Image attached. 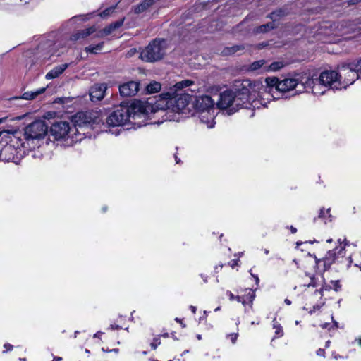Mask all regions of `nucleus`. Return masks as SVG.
Instances as JSON below:
<instances>
[{
    "label": "nucleus",
    "mask_w": 361,
    "mask_h": 361,
    "mask_svg": "<svg viewBox=\"0 0 361 361\" xmlns=\"http://www.w3.org/2000/svg\"><path fill=\"white\" fill-rule=\"evenodd\" d=\"M102 121L97 111L78 112L72 116V127L67 121L56 122L50 128V134L55 140L62 142L65 145H72L82 139V134H86L85 128L94 130L98 128L97 132L104 130L106 126Z\"/></svg>",
    "instance_id": "1"
},
{
    "label": "nucleus",
    "mask_w": 361,
    "mask_h": 361,
    "mask_svg": "<svg viewBox=\"0 0 361 361\" xmlns=\"http://www.w3.org/2000/svg\"><path fill=\"white\" fill-rule=\"evenodd\" d=\"M192 99L193 97L189 94H176L173 89H170L169 91L159 94L155 99L148 100V105L153 107V109L149 110L152 118L150 123H159L155 120L156 114H163L166 109H171L185 116L190 114L193 115Z\"/></svg>",
    "instance_id": "2"
},
{
    "label": "nucleus",
    "mask_w": 361,
    "mask_h": 361,
    "mask_svg": "<svg viewBox=\"0 0 361 361\" xmlns=\"http://www.w3.org/2000/svg\"><path fill=\"white\" fill-rule=\"evenodd\" d=\"M153 109L147 102L137 101L128 106H121L113 111L106 118L109 126H121L128 122L138 128L148 124L152 121L149 110Z\"/></svg>",
    "instance_id": "3"
},
{
    "label": "nucleus",
    "mask_w": 361,
    "mask_h": 361,
    "mask_svg": "<svg viewBox=\"0 0 361 361\" xmlns=\"http://www.w3.org/2000/svg\"><path fill=\"white\" fill-rule=\"evenodd\" d=\"M47 132L48 126L45 121H35L25 128L23 134L14 135L9 146H11L12 151L15 148L16 150H19L18 153L22 151L23 154H25L27 151L39 147L40 143L47 135Z\"/></svg>",
    "instance_id": "4"
},
{
    "label": "nucleus",
    "mask_w": 361,
    "mask_h": 361,
    "mask_svg": "<svg viewBox=\"0 0 361 361\" xmlns=\"http://www.w3.org/2000/svg\"><path fill=\"white\" fill-rule=\"evenodd\" d=\"M236 97L240 98V103L243 104L245 109L258 107V103L264 104L265 100L269 101L267 97V88L260 81H251L243 80L236 81L235 84Z\"/></svg>",
    "instance_id": "5"
},
{
    "label": "nucleus",
    "mask_w": 361,
    "mask_h": 361,
    "mask_svg": "<svg viewBox=\"0 0 361 361\" xmlns=\"http://www.w3.org/2000/svg\"><path fill=\"white\" fill-rule=\"evenodd\" d=\"M303 90L311 91L315 95H322L329 89L341 90V79L336 71H324L319 77L312 79L310 75L301 80Z\"/></svg>",
    "instance_id": "6"
},
{
    "label": "nucleus",
    "mask_w": 361,
    "mask_h": 361,
    "mask_svg": "<svg viewBox=\"0 0 361 361\" xmlns=\"http://www.w3.org/2000/svg\"><path fill=\"white\" fill-rule=\"evenodd\" d=\"M306 78L307 75H298V77L295 78H285L279 80L276 77H269L265 80L267 92H269L267 97L270 98V100L271 98L274 99H278L279 97H276L275 94H284L293 90L297 87H299V89L296 90L295 94L307 92L305 90H303L301 82V80Z\"/></svg>",
    "instance_id": "7"
},
{
    "label": "nucleus",
    "mask_w": 361,
    "mask_h": 361,
    "mask_svg": "<svg viewBox=\"0 0 361 361\" xmlns=\"http://www.w3.org/2000/svg\"><path fill=\"white\" fill-rule=\"evenodd\" d=\"M166 43L164 39H154L140 54L142 60L154 62L163 58L166 53Z\"/></svg>",
    "instance_id": "8"
},
{
    "label": "nucleus",
    "mask_w": 361,
    "mask_h": 361,
    "mask_svg": "<svg viewBox=\"0 0 361 361\" xmlns=\"http://www.w3.org/2000/svg\"><path fill=\"white\" fill-rule=\"evenodd\" d=\"M309 277L310 283L307 284L304 283V286L317 288L313 293V297L317 300V302L313 305L312 310H310V313L312 314V312L319 310L324 305V300H323V291L329 290L330 287L324 285L325 281L322 274L312 276L310 275Z\"/></svg>",
    "instance_id": "9"
},
{
    "label": "nucleus",
    "mask_w": 361,
    "mask_h": 361,
    "mask_svg": "<svg viewBox=\"0 0 361 361\" xmlns=\"http://www.w3.org/2000/svg\"><path fill=\"white\" fill-rule=\"evenodd\" d=\"M243 104L240 103V98L236 97L234 92L226 90L219 95V99L216 102L218 109L226 111L228 115H231L239 109L243 108Z\"/></svg>",
    "instance_id": "10"
},
{
    "label": "nucleus",
    "mask_w": 361,
    "mask_h": 361,
    "mask_svg": "<svg viewBox=\"0 0 361 361\" xmlns=\"http://www.w3.org/2000/svg\"><path fill=\"white\" fill-rule=\"evenodd\" d=\"M339 78L341 79V90L345 89L349 85L360 79L354 63H350L348 66H343L338 73Z\"/></svg>",
    "instance_id": "11"
},
{
    "label": "nucleus",
    "mask_w": 361,
    "mask_h": 361,
    "mask_svg": "<svg viewBox=\"0 0 361 361\" xmlns=\"http://www.w3.org/2000/svg\"><path fill=\"white\" fill-rule=\"evenodd\" d=\"M193 109L196 113L216 110L215 102L210 96L202 95L192 99Z\"/></svg>",
    "instance_id": "12"
},
{
    "label": "nucleus",
    "mask_w": 361,
    "mask_h": 361,
    "mask_svg": "<svg viewBox=\"0 0 361 361\" xmlns=\"http://www.w3.org/2000/svg\"><path fill=\"white\" fill-rule=\"evenodd\" d=\"M314 259L315 264L320 271H325L334 262H336L335 252L331 251H329L323 259H317L316 257Z\"/></svg>",
    "instance_id": "13"
},
{
    "label": "nucleus",
    "mask_w": 361,
    "mask_h": 361,
    "mask_svg": "<svg viewBox=\"0 0 361 361\" xmlns=\"http://www.w3.org/2000/svg\"><path fill=\"white\" fill-rule=\"evenodd\" d=\"M139 90V82L129 81L119 86V92L123 97H132L137 94Z\"/></svg>",
    "instance_id": "14"
},
{
    "label": "nucleus",
    "mask_w": 361,
    "mask_h": 361,
    "mask_svg": "<svg viewBox=\"0 0 361 361\" xmlns=\"http://www.w3.org/2000/svg\"><path fill=\"white\" fill-rule=\"evenodd\" d=\"M200 121L203 124H205L208 128H212L216 123L214 119L216 117V110L203 111L196 113Z\"/></svg>",
    "instance_id": "15"
},
{
    "label": "nucleus",
    "mask_w": 361,
    "mask_h": 361,
    "mask_svg": "<svg viewBox=\"0 0 361 361\" xmlns=\"http://www.w3.org/2000/svg\"><path fill=\"white\" fill-rule=\"evenodd\" d=\"M107 89L106 85L104 83L95 84L90 90V97L92 102L99 101L104 97L105 92Z\"/></svg>",
    "instance_id": "16"
},
{
    "label": "nucleus",
    "mask_w": 361,
    "mask_h": 361,
    "mask_svg": "<svg viewBox=\"0 0 361 361\" xmlns=\"http://www.w3.org/2000/svg\"><path fill=\"white\" fill-rule=\"evenodd\" d=\"M68 67V63L61 64L54 67L46 74V79L51 80L57 78Z\"/></svg>",
    "instance_id": "17"
},
{
    "label": "nucleus",
    "mask_w": 361,
    "mask_h": 361,
    "mask_svg": "<svg viewBox=\"0 0 361 361\" xmlns=\"http://www.w3.org/2000/svg\"><path fill=\"white\" fill-rule=\"evenodd\" d=\"M96 31V28L92 26L82 31H80L71 37V39L77 40L80 38H85L90 35L94 33Z\"/></svg>",
    "instance_id": "18"
},
{
    "label": "nucleus",
    "mask_w": 361,
    "mask_h": 361,
    "mask_svg": "<svg viewBox=\"0 0 361 361\" xmlns=\"http://www.w3.org/2000/svg\"><path fill=\"white\" fill-rule=\"evenodd\" d=\"M44 87L39 88L35 91L26 92L23 94L20 98L26 100H32L34 99L37 96L40 94H42L45 91Z\"/></svg>",
    "instance_id": "19"
},
{
    "label": "nucleus",
    "mask_w": 361,
    "mask_h": 361,
    "mask_svg": "<svg viewBox=\"0 0 361 361\" xmlns=\"http://www.w3.org/2000/svg\"><path fill=\"white\" fill-rule=\"evenodd\" d=\"M285 64L283 61H275L271 63L270 65L264 66V72H274L279 71Z\"/></svg>",
    "instance_id": "20"
},
{
    "label": "nucleus",
    "mask_w": 361,
    "mask_h": 361,
    "mask_svg": "<svg viewBox=\"0 0 361 361\" xmlns=\"http://www.w3.org/2000/svg\"><path fill=\"white\" fill-rule=\"evenodd\" d=\"M246 300V305H248L251 308L252 307L253 301L255 298V291L252 289H246L245 294L242 295Z\"/></svg>",
    "instance_id": "21"
},
{
    "label": "nucleus",
    "mask_w": 361,
    "mask_h": 361,
    "mask_svg": "<svg viewBox=\"0 0 361 361\" xmlns=\"http://www.w3.org/2000/svg\"><path fill=\"white\" fill-rule=\"evenodd\" d=\"M318 218L322 219L325 224L331 222L332 221V216L330 214V209H321Z\"/></svg>",
    "instance_id": "22"
},
{
    "label": "nucleus",
    "mask_w": 361,
    "mask_h": 361,
    "mask_svg": "<svg viewBox=\"0 0 361 361\" xmlns=\"http://www.w3.org/2000/svg\"><path fill=\"white\" fill-rule=\"evenodd\" d=\"M331 252H335L336 253V261L338 262H342L343 259L345 255V246L340 245L336 247L334 250H331Z\"/></svg>",
    "instance_id": "23"
},
{
    "label": "nucleus",
    "mask_w": 361,
    "mask_h": 361,
    "mask_svg": "<svg viewBox=\"0 0 361 361\" xmlns=\"http://www.w3.org/2000/svg\"><path fill=\"white\" fill-rule=\"evenodd\" d=\"M267 62L265 60H259L257 61H255L253 62L251 65H250V70L252 71H257V70H259V69H262V71L264 72V66H267L266 65Z\"/></svg>",
    "instance_id": "24"
},
{
    "label": "nucleus",
    "mask_w": 361,
    "mask_h": 361,
    "mask_svg": "<svg viewBox=\"0 0 361 361\" xmlns=\"http://www.w3.org/2000/svg\"><path fill=\"white\" fill-rule=\"evenodd\" d=\"M193 84V81L190 80H185L180 82H177L171 89H173L175 92H176L177 90H181L184 87H187L190 86Z\"/></svg>",
    "instance_id": "25"
},
{
    "label": "nucleus",
    "mask_w": 361,
    "mask_h": 361,
    "mask_svg": "<svg viewBox=\"0 0 361 361\" xmlns=\"http://www.w3.org/2000/svg\"><path fill=\"white\" fill-rule=\"evenodd\" d=\"M146 90L149 93L158 92L161 90V84L158 82H153L149 84Z\"/></svg>",
    "instance_id": "26"
},
{
    "label": "nucleus",
    "mask_w": 361,
    "mask_h": 361,
    "mask_svg": "<svg viewBox=\"0 0 361 361\" xmlns=\"http://www.w3.org/2000/svg\"><path fill=\"white\" fill-rule=\"evenodd\" d=\"M226 295L228 296L230 300H237L238 302L242 303L244 306L246 304V300L244 297L240 295L235 296L230 290L226 291Z\"/></svg>",
    "instance_id": "27"
},
{
    "label": "nucleus",
    "mask_w": 361,
    "mask_h": 361,
    "mask_svg": "<svg viewBox=\"0 0 361 361\" xmlns=\"http://www.w3.org/2000/svg\"><path fill=\"white\" fill-rule=\"evenodd\" d=\"M273 328L275 329V338H280L283 336V329L281 326L276 321V319H274L273 321Z\"/></svg>",
    "instance_id": "28"
},
{
    "label": "nucleus",
    "mask_w": 361,
    "mask_h": 361,
    "mask_svg": "<svg viewBox=\"0 0 361 361\" xmlns=\"http://www.w3.org/2000/svg\"><path fill=\"white\" fill-rule=\"evenodd\" d=\"M243 49V47L241 45H235L231 47H227L224 49L223 52L224 53V54H233Z\"/></svg>",
    "instance_id": "29"
},
{
    "label": "nucleus",
    "mask_w": 361,
    "mask_h": 361,
    "mask_svg": "<svg viewBox=\"0 0 361 361\" xmlns=\"http://www.w3.org/2000/svg\"><path fill=\"white\" fill-rule=\"evenodd\" d=\"M103 47V42H101L96 46H89L85 48V51L92 54H97L98 51L102 50Z\"/></svg>",
    "instance_id": "30"
},
{
    "label": "nucleus",
    "mask_w": 361,
    "mask_h": 361,
    "mask_svg": "<svg viewBox=\"0 0 361 361\" xmlns=\"http://www.w3.org/2000/svg\"><path fill=\"white\" fill-rule=\"evenodd\" d=\"M114 30H115V29L114 28V27H112V25L111 24L108 27H105L102 31H100L99 36V37L106 36V35L111 34Z\"/></svg>",
    "instance_id": "31"
},
{
    "label": "nucleus",
    "mask_w": 361,
    "mask_h": 361,
    "mask_svg": "<svg viewBox=\"0 0 361 361\" xmlns=\"http://www.w3.org/2000/svg\"><path fill=\"white\" fill-rule=\"evenodd\" d=\"M114 30H115V29L114 28V27H112V25L111 24L108 27H105L102 31H100L99 36V37L106 36V35L111 34Z\"/></svg>",
    "instance_id": "32"
},
{
    "label": "nucleus",
    "mask_w": 361,
    "mask_h": 361,
    "mask_svg": "<svg viewBox=\"0 0 361 361\" xmlns=\"http://www.w3.org/2000/svg\"><path fill=\"white\" fill-rule=\"evenodd\" d=\"M274 28V24L273 23H267L265 25H263L257 28V32H265L269 30H271Z\"/></svg>",
    "instance_id": "33"
},
{
    "label": "nucleus",
    "mask_w": 361,
    "mask_h": 361,
    "mask_svg": "<svg viewBox=\"0 0 361 361\" xmlns=\"http://www.w3.org/2000/svg\"><path fill=\"white\" fill-rule=\"evenodd\" d=\"M161 341L160 338H154L153 341L151 343V347L152 349L155 350L159 345H160Z\"/></svg>",
    "instance_id": "34"
},
{
    "label": "nucleus",
    "mask_w": 361,
    "mask_h": 361,
    "mask_svg": "<svg viewBox=\"0 0 361 361\" xmlns=\"http://www.w3.org/2000/svg\"><path fill=\"white\" fill-rule=\"evenodd\" d=\"M357 70L360 79H361V59L358 60L356 63H353Z\"/></svg>",
    "instance_id": "35"
},
{
    "label": "nucleus",
    "mask_w": 361,
    "mask_h": 361,
    "mask_svg": "<svg viewBox=\"0 0 361 361\" xmlns=\"http://www.w3.org/2000/svg\"><path fill=\"white\" fill-rule=\"evenodd\" d=\"M114 9V7H110V8L105 9L104 11H102L100 13V16L102 18L108 16L113 11Z\"/></svg>",
    "instance_id": "36"
},
{
    "label": "nucleus",
    "mask_w": 361,
    "mask_h": 361,
    "mask_svg": "<svg viewBox=\"0 0 361 361\" xmlns=\"http://www.w3.org/2000/svg\"><path fill=\"white\" fill-rule=\"evenodd\" d=\"M238 336V335L236 333H232L227 336V337L231 339L233 344L235 343Z\"/></svg>",
    "instance_id": "37"
},
{
    "label": "nucleus",
    "mask_w": 361,
    "mask_h": 361,
    "mask_svg": "<svg viewBox=\"0 0 361 361\" xmlns=\"http://www.w3.org/2000/svg\"><path fill=\"white\" fill-rule=\"evenodd\" d=\"M123 20H121L119 21L112 23L111 25H112V27H114V28L116 30V28L120 27L123 25Z\"/></svg>",
    "instance_id": "38"
},
{
    "label": "nucleus",
    "mask_w": 361,
    "mask_h": 361,
    "mask_svg": "<svg viewBox=\"0 0 361 361\" xmlns=\"http://www.w3.org/2000/svg\"><path fill=\"white\" fill-rule=\"evenodd\" d=\"M239 259H234L230 262L229 264L232 268L238 265Z\"/></svg>",
    "instance_id": "39"
},
{
    "label": "nucleus",
    "mask_w": 361,
    "mask_h": 361,
    "mask_svg": "<svg viewBox=\"0 0 361 361\" xmlns=\"http://www.w3.org/2000/svg\"><path fill=\"white\" fill-rule=\"evenodd\" d=\"M332 283L334 284V288L335 290H338L340 288L339 282L338 281H332Z\"/></svg>",
    "instance_id": "40"
},
{
    "label": "nucleus",
    "mask_w": 361,
    "mask_h": 361,
    "mask_svg": "<svg viewBox=\"0 0 361 361\" xmlns=\"http://www.w3.org/2000/svg\"><path fill=\"white\" fill-rule=\"evenodd\" d=\"M324 350L323 349H321L319 348L317 351V355L318 356H322L324 357Z\"/></svg>",
    "instance_id": "41"
},
{
    "label": "nucleus",
    "mask_w": 361,
    "mask_h": 361,
    "mask_svg": "<svg viewBox=\"0 0 361 361\" xmlns=\"http://www.w3.org/2000/svg\"><path fill=\"white\" fill-rule=\"evenodd\" d=\"M250 274H251L252 276L255 279L256 284L258 285L259 283V279L258 276L257 275H255V274H253L251 272H250Z\"/></svg>",
    "instance_id": "42"
},
{
    "label": "nucleus",
    "mask_w": 361,
    "mask_h": 361,
    "mask_svg": "<svg viewBox=\"0 0 361 361\" xmlns=\"http://www.w3.org/2000/svg\"><path fill=\"white\" fill-rule=\"evenodd\" d=\"M4 347L6 349V351L11 350L13 349V345L7 343L4 345Z\"/></svg>",
    "instance_id": "43"
},
{
    "label": "nucleus",
    "mask_w": 361,
    "mask_h": 361,
    "mask_svg": "<svg viewBox=\"0 0 361 361\" xmlns=\"http://www.w3.org/2000/svg\"><path fill=\"white\" fill-rule=\"evenodd\" d=\"M121 327L118 325L111 324L109 329L111 330L119 329Z\"/></svg>",
    "instance_id": "44"
},
{
    "label": "nucleus",
    "mask_w": 361,
    "mask_h": 361,
    "mask_svg": "<svg viewBox=\"0 0 361 361\" xmlns=\"http://www.w3.org/2000/svg\"><path fill=\"white\" fill-rule=\"evenodd\" d=\"M103 333L102 331H97L93 336L94 338H99Z\"/></svg>",
    "instance_id": "45"
},
{
    "label": "nucleus",
    "mask_w": 361,
    "mask_h": 361,
    "mask_svg": "<svg viewBox=\"0 0 361 361\" xmlns=\"http://www.w3.org/2000/svg\"><path fill=\"white\" fill-rule=\"evenodd\" d=\"M223 267V265L222 264H219V265H217L214 267V269L216 270V272H218L219 270L221 269V268Z\"/></svg>",
    "instance_id": "46"
},
{
    "label": "nucleus",
    "mask_w": 361,
    "mask_h": 361,
    "mask_svg": "<svg viewBox=\"0 0 361 361\" xmlns=\"http://www.w3.org/2000/svg\"><path fill=\"white\" fill-rule=\"evenodd\" d=\"M190 310L192 311V312L193 314H195V313H196V310H197V309H196V307H195V306H193V305H190Z\"/></svg>",
    "instance_id": "47"
},
{
    "label": "nucleus",
    "mask_w": 361,
    "mask_h": 361,
    "mask_svg": "<svg viewBox=\"0 0 361 361\" xmlns=\"http://www.w3.org/2000/svg\"><path fill=\"white\" fill-rule=\"evenodd\" d=\"M62 360V357H54L53 360L51 361H61Z\"/></svg>",
    "instance_id": "48"
},
{
    "label": "nucleus",
    "mask_w": 361,
    "mask_h": 361,
    "mask_svg": "<svg viewBox=\"0 0 361 361\" xmlns=\"http://www.w3.org/2000/svg\"><path fill=\"white\" fill-rule=\"evenodd\" d=\"M284 302H285V303H286V305H290L291 304V301H290V300H289L288 299H286V300H284Z\"/></svg>",
    "instance_id": "49"
},
{
    "label": "nucleus",
    "mask_w": 361,
    "mask_h": 361,
    "mask_svg": "<svg viewBox=\"0 0 361 361\" xmlns=\"http://www.w3.org/2000/svg\"><path fill=\"white\" fill-rule=\"evenodd\" d=\"M175 160L176 164H179L180 162V159L176 155L175 156Z\"/></svg>",
    "instance_id": "50"
},
{
    "label": "nucleus",
    "mask_w": 361,
    "mask_h": 361,
    "mask_svg": "<svg viewBox=\"0 0 361 361\" xmlns=\"http://www.w3.org/2000/svg\"><path fill=\"white\" fill-rule=\"evenodd\" d=\"M290 230H291V232L293 233H295L296 232V231H297L296 228L295 227H293V226L290 227Z\"/></svg>",
    "instance_id": "51"
},
{
    "label": "nucleus",
    "mask_w": 361,
    "mask_h": 361,
    "mask_svg": "<svg viewBox=\"0 0 361 361\" xmlns=\"http://www.w3.org/2000/svg\"><path fill=\"white\" fill-rule=\"evenodd\" d=\"M197 338L198 340H201V339H202V336H201L200 334H198V335L197 336Z\"/></svg>",
    "instance_id": "52"
},
{
    "label": "nucleus",
    "mask_w": 361,
    "mask_h": 361,
    "mask_svg": "<svg viewBox=\"0 0 361 361\" xmlns=\"http://www.w3.org/2000/svg\"><path fill=\"white\" fill-rule=\"evenodd\" d=\"M243 252H239V253L238 254V256L240 257H242V256H243Z\"/></svg>",
    "instance_id": "53"
},
{
    "label": "nucleus",
    "mask_w": 361,
    "mask_h": 361,
    "mask_svg": "<svg viewBox=\"0 0 361 361\" xmlns=\"http://www.w3.org/2000/svg\"><path fill=\"white\" fill-rule=\"evenodd\" d=\"M175 320H176L177 322L181 323L180 319H179L178 318H176V319H175Z\"/></svg>",
    "instance_id": "54"
},
{
    "label": "nucleus",
    "mask_w": 361,
    "mask_h": 361,
    "mask_svg": "<svg viewBox=\"0 0 361 361\" xmlns=\"http://www.w3.org/2000/svg\"><path fill=\"white\" fill-rule=\"evenodd\" d=\"M357 341H358V344H359L360 345H361V338H359Z\"/></svg>",
    "instance_id": "55"
},
{
    "label": "nucleus",
    "mask_w": 361,
    "mask_h": 361,
    "mask_svg": "<svg viewBox=\"0 0 361 361\" xmlns=\"http://www.w3.org/2000/svg\"><path fill=\"white\" fill-rule=\"evenodd\" d=\"M264 253H265L266 255H268V254H269V250H264Z\"/></svg>",
    "instance_id": "56"
},
{
    "label": "nucleus",
    "mask_w": 361,
    "mask_h": 361,
    "mask_svg": "<svg viewBox=\"0 0 361 361\" xmlns=\"http://www.w3.org/2000/svg\"><path fill=\"white\" fill-rule=\"evenodd\" d=\"M219 310H220V307H216V308L214 310V311H215V312H217V311H219Z\"/></svg>",
    "instance_id": "57"
},
{
    "label": "nucleus",
    "mask_w": 361,
    "mask_h": 361,
    "mask_svg": "<svg viewBox=\"0 0 361 361\" xmlns=\"http://www.w3.org/2000/svg\"><path fill=\"white\" fill-rule=\"evenodd\" d=\"M111 351H114V352L117 353L118 351V349H114V350H111Z\"/></svg>",
    "instance_id": "58"
},
{
    "label": "nucleus",
    "mask_w": 361,
    "mask_h": 361,
    "mask_svg": "<svg viewBox=\"0 0 361 361\" xmlns=\"http://www.w3.org/2000/svg\"><path fill=\"white\" fill-rule=\"evenodd\" d=\"M20 361H26L25 358H20Z\"/></svg>",
    "instance_id": "59"
},
{
    "label": "nucleus",
    "mask_w": 361,
    "mask_h": 361,
    "mask_svg": "<svg viewBox=\"0 0 361 361\" xmlns=\"http://www.w3.org/2000/svg\"><path fill=\"white\" fill-rule=\"evenodd\" d=\"M329 343H330V341H328L326 342V347H328V346H329Z\"/></svg>",
    "instance_id": "60"
},
{
    "label": "nucleus",
    "mask_w": 361,
    "mask_h": 361,
    "mask_svg": "<svg viewBox=\"0 0 361 361\" xmlns=\"http://www.w3.org/2000/svg\"><path fill=\"white\" fill-rule=\"evenodd\" d=\"M204 281L205 283H207V277L204 278Z\"/></svg>",
    "instance_id": "61"
},
{
    "label": "nucleus",
    "mask_w": 361,
    "mask_h": 361,
    "mask_svg": "<svg viewBox=\"0 0 361 361\" xmlns=\"http://www.w3.org/2000/svg\"><path fill=\"white\" fill-rule=\"evenodd\" d=\"M331 241H332V240H331V239H329V240H327V242H328V243H331Z\"/></svg>",
    "instance_id": "62"
},
{
    "label": "nucleus",
    "mask_w": 361,
    "mask_h": 361,
    "mask_svg": "<svg viewBox=\"0 0 361 361\" xmlns=\"http://www.w3.org/2000/svg\"><path fill=\"white\" fill-rule=\"evenodd\" d=\"M78 333V331H75V337H77Z\"/></svg>",
    "instance_id": "63"
},
{
    "label": "nucleus",
    "mask_w": 361,
    "mask_h": 361,
    "mask_svg": "<svg viewBox=\"0 0 361 361\" xmlns=\"http://www.w3.org/2000/svg\"><path fill=\"white\" fill-rule=\"evenodd\" d=\"M78 333V331H75V337H77Z\"/></svg>",
    "instance_id": "64"
}]
</instances>
